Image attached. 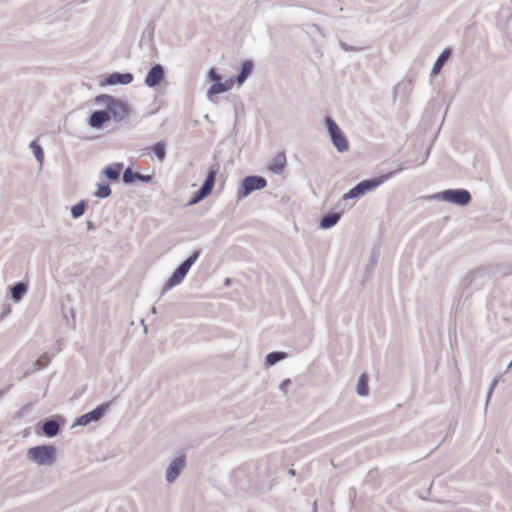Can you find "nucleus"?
<instances>
[{
	"mask_svg": "<svg viewBox=\"0 0 512 512\" xmlns=\"http://www.w3.org/2000/svg\"><path fill=\"white\" fill-rule=\"evenodd\" d=\"M326 126L330 135L331 141L338 152L344 153L349 149V143L342 130L337 123L331 118H326Z\"/></svg>",
	"mask_w": 512,
	"mask_h": 512,
	"instance_id": "5",
	"label": "nucleus"
},
{
	"mask_svg": "<svg viewBox=\"0 0 512 512\" xmlns=\"http://www.w3.org/2000/svg\"><path fill=\"white\" fill-rule=\"evenodd\" d=\"M512 368V360L511 362L508 364V367H507V370L511 369Z\"/></svg>",
	"mask_w": 512,
	"mask_h": 512,
	"instance_id": "43",
	"label": "nucleus"
},
{
	"mask_svg": "<svg viewBox=\"0 0 512 512\" xmlns=\"http://www.w3.org/2000/svg\"><path fill=\"white\" fill-rule=\"evenodd\" d=\"M291 384V380L290 379H285L281 382V384L279 385V389L286 392L287 390V386Z\"/></svg>",
	"mask_w": 512,
	"mask_h": 512,
	"instance_id": "36",
	"label": "nucleus"
},
{
	"mask_svg": "<svg viewBox=\"0 0 512 512\" xmlns=\"http://www.w3.org/2000/svg\"><path fill=\"white\" fill-rule=\"evenodd\" d=\"M223 83V86L226 87V92L229 91L232 87H233V84H234V80L233 79H227L225 82H222Z\"/></svg>",
	"mask_w": 512,
	"mask_h": 512,
	"instance_id": "37",
	"label": "nucleus"
},
{
	"mask_svg": "<svg viewBox=\"0 0 512 512\" xmlns=\"http://www.w3.org/2000/svg\"><path fill=\"white\" fill-rule=\"evenodd\" d=\"M340 47L346 51V52H350V51H357L359 50L358 48H355V47H352L350 45H348L347 43H345L344 41H340Z\"/></svg>",
	"mask_w": 512,
	"mask_h": 512,
	"instance_id": "34",
	"label": "nucleus"
},
{
	"mask_svg": "<svg viewBox=\"0 0 512 512\" xmlns=\"http://www.w3.org/2000/svg\"><path fill=\"white\" fill-rule=\"evenodd\" d=\"M86 225L88 230L95 229L94 223L92 221H87Z\"/></svg>",
	"mask_w": 512,
	"mask_h": 512,
	"instance_id": "38",
	"label": "nucleus"
},
{
	"mask_svg": "<svg viewBox=\"0 0 512 512\" xmlns=\"http://www.w3.org/2000/svg\"><path fill=\"white\" fill-rule=\"evenodd\" d=\"M226 92V87L223 86V83L222 81H218V82H215L213 83L210 88L208 89L207 91V97L210 101H214L213 100V96L215 94H219V93H224Z\"/></svg>",
	"mask_w": 512,
	"mask_h": 512,
	"instance_id": "24",
	"label": "nucleus"
},
{
	"mask_svg": "<svg viewBox=\"0 0 512 512\" xmlns=\"http://www.w3.org/2000/svg\"><path fill=\"white\" fill-rule=\"evenodd\" d=\"M165 79V70L161 64L153 65L148 71L144 83L148 87H156Z\"/></svg>",
	"mask_w": 512,
	"mask_h": 512,
	"instance_id": "11",
	"label": "nucleus"
},
{
	"mask_svg": "<svg viewBox=\"0 0 512 512\" xmlns=\"http://www.w3.org/2000/svg\"><path fill=\"white\" fill-rule=\"evenodd\" d=\"M153 179L152 175L141 174L134 172L131 168H127L122 176V180L125 184L133 183L134 181H141L143 183H150Z\"/></svg>",
	"mask_w": 512,
	"mask_h": 512,
	"instance_id": "14",
	"label": "nucleus"
},
{
	"mask_svg": "<svg viewBox=\"0 0 512 512\" xmlns=\"http://www.w3.org/2000/svg\"><path fill=\"white\" fill-rule=\"evenodd\" d=\"M71 315L74 318V309L73 308H71Z\"/></svg>",
	"mask_w": 512,
	"mask_h": 512,
	"instance_id": "44",
	"label": "nucleus"
},
{
	"mask_svg": "<svg viewBox=\"0 0 512 512\" xmlns=\"http://www.w3.org/2000/svg\"><path fill=\"white\" fill-rule=\"evenodd\" d=\"M230 284V279L229 278H226L225 279V285H229Z\"/></svg>",
	"mask_w": 512,
	"mask_h": 512,
	"instance_id": "42",
	"label": "nucleus"
},
{
	"mask_svg": "<svg viewBox=\"0 0 512 512\" xmlns=\"http://www.w3.org/2000/svg\"><path fill=\"white\" fill-rule=\"evenodd\" d=\"M210 194L209 191L204 189L202 186L199 188L197 192L194 193V195L191 197V199L188 202V205H195L202 201L204 198H206Z\"/></svg>",
	"mask_w": 512,
	"mask_h": 512,
	"instance_id": "27",
	"label": "nucleus"
},
{
	"mask_svg": "<svg viewBox=\"0 0 512 512\" xmlns=\"http://www.w3.org/2000/svg\"><path fill=\"white\" fill-rule=\"evenodd\" d=\"M50 363V357L47 354L40 356L31 366L29 372H35L45 368Z\"/></svg>",
	"mask_w": 512,
	"mask_h": 512,
	"instance_id": "23",
	"label": "nucleus"
},
{
	"mask_svg": "<svg viewBox=\"0 0 512 512\" xmlns=\"http://www.w3.org/2000/svg\"><path fill=\"white\" fill-rule=\"evenodd\" d=\"M95 103L103 105L109 112L110 118L112 117L116 122L122 121L129 113V106L126 102L108 94L98 95L95 98Z\"/></svg>",
	"mask_w": 512,
	"mask_h": 512,
	"instance_id": "1",
	"label": "nucleus"
},
{
	"mask_svg": "<svg viewBox=\"0 0 512 512\" xmlns=\"http://www.w3.org/2000/svg\"><path fill=\"white\" fill-rule=\"evenodd\" d=\"M428 155H429V152H426L425 158H424V160L420 163V165H421V164H423V163L425 162V160L427 159Z\"/></svg>",
	"mask_w": 512,
	"mask_h": 512,
	"instance_id": "41",
	"label": "nucleus"
},
{
	"mask_svg": "<svg viewBox=\"0 0 512 512\" xmlns=\"http://www.w3.org/2000/svg\"><path fill=\"white\" fill-rule=\"evenodd\" d=\"M186 467V456L184 454H180L177 456L167 467L165 479L168 484H173L184 468Z\"/></svg>",
	"mask_w": 512,
	"mask_h": 512,
	"instance_id": "7",
	"label": "nucleus"
},
{
	"mask_svg": "<svg viewBox=\"0 0 512 512\" xmlns=\"http://www.w3.org/2000/svg\"><path fill=\"white\" fill-rule=\"evenodd\" d=\"M150 149L152 150V152L155 154V156L157 157V159L159 161L164 160V158L166 156V148H165V144L162 141L155 143L154 145H152L150 147Z\"/></svg>",
	"mask_w": 512,
	"mask_h": 512,
	"instance_id": "25",
	"label": "nucleus"
},
{
	"mask_svg": "<svg viewBox=\"0 0 512 512\" xmlns=\"http://www.w3.org/2000/svg\"><path fill=\"white\" fill-rule=\"evenodd\" d=\"M313 512H317V504H316V502H314V504H313Z\"/></svg>",
	"mask_w": 512,
	"mask_h": 512,
	"instance_id": "40",
	"label": "nucleus"
},
{
	"mask_svg": "<svg viewBox=\"0 0 512 512\" xmlns=\"http://www.w3.org/2000/svg\"><path fill=\"white\" fill-rule=\"evenodd\" d=\"M122 168H123V164L122 163H115V164L107 166L103 170V174L110 181H116L120 177V173H121Z\"/></svg>",
	"mask_w": 512,
	"mask_h": 512,
	"instance_id": "21",
	"label": "nucleus"
},
{
	"mask_svg": "<svg viewBox=\"0 0 512 512\" xmlns=\"http://www.w3.org/2000/svg\"><path fill=\"white\" fill-rule=\"evenodd\" d=\"M253 62L251 60H245L241 64V69L239 74L237 75L236 82L240 86L242 85L246 79L249 77L253 70Z\"/></svg>",
	"mask_w": 512,
	"mask_h": 512,
	"instance_id": "18",
	"label": "nucleus"
},
{
	"mask_svg": "<svg viewBox=\"0 0 512 512\" xmlns=\"http://www.w3.org/2000/svg\"><path fill=\"white\" fill-rule=\"evenodd\" d=\"M28 291V283L19 281L10 287L11 299L18 303L20 302Z\"/></svg>",
	"mask_w": 512,
	"mask_h": 512,
	"instance_id": "16",
	"label": "nucleus"
},
{
	"mask_svg": "<svg viewBox=\"0 0 512 512\" xmlns=\"http://www.w3.org/2000/svg\"><path fill=\"white\" fill-rule=\"evenodd\" d=\"M109 405H110V402L102 403V404L98 405L95 409H93L92 411L81 415L77 419V421L74 423V426L75 425L86 426V425L90 424L91 422H97L104 416Z\"/></svg>",
	"mask_w": 512,
	"mask_h": 512,
	"instance_id": "8",
	"label": "nucleus"
},
{
	"mask_svg": "<svg viewBox=\"0 0 512 512\" xmlns=\"http://www.w3.org/2000/svg\"><path fill=\"white\" fill-rule=\"evenodd\" d=\"M11 312V306L9 304L5 305V307L3 308L1 314H0V321L6 317L8 314H10Z\"/></svg>",
	"mask_w": 512,
	"mask_h": 512,
	"instance_id": "35",
	"label": "nucleus"
},
{
	"mask_svg": "<svg viewBox=\"0 0 512 512\" xmlns=\"http://www.w3.org/2000/svg\"><path fill=\"white\" fill-rule=\"evenodd\" d=\"M362 195H364V193L361 189V186L358 183L353 188H351L347 193L344 194L343 200L358 198Z\"/></svg>",
	"mask_w": 512,
	"mask_h": 512,
	"instance_id": "31",
	"label": "nucleus"
},
{
	"mask_svg": "<svg viewBox=\"0 0 512 512\" xmlns=\"http://www.w3.org/2000/svg\"><path fill=\"white\" fill-rule=\"evenodd\" d=\"M267 181L262 176H247L242 180V186L237 192L238 200H241L256 190L265 188Z\"/></svg>",
	"mask_w": 512,
	"mask_h": 512,
	"instance_id": "6",
	"label": "nucleus"
},
{
	"mask_svg": "<svg viewBox=\"0 0 512 512\" xmlns=\"http://www.w3.org/2000/svg\"><path fill=\"white\" fill-rule=\"evenodd\" d=\"M204 118H205L206 120H208V121L210 120L208 115H205V117H204Z\"/></svg>",
	"mask_w": 512,
	"mask_h": 512,
	"instance_id": "46",
	"label": "nucleus"
},
{
	"mask_svg": "<svg viewBox=\"0 0 512 512\" xmlns=\"http://www.w3.org/2000/svg\"><path fill=\"white\" fill-rule=\"evenodd\" d=\"M286 163L287 159L285 153L279 152L273 157L268 168L272 173L280 175L283 173Z\"/></svg>",
	"mask_w": 512,
	"mask_h": 512,
	"instance_id": "15",
	"label": "nucleus"
},
{
	"mask_svg": "<svg viewBox=\"0 0 512 512\" xmlns=\"http://www.w3.org/2000/svg\"><path fill=\"white\" fill-rule=\"evenodd\" d=\"M218 170H219L218 164L211 166L207 173L206 179L204 180L203 184L201 185L204 189H206L210 193L212 192V190L214 188Z\"/></svg>",
	"mask_w": 512,
	"mask_h": 512,
	"instance_id": "19",
	"label": "nucleus"
},
{
	"mask_svg": "<svg viewBox=\"0 0 512 512\" xmlns=\"http://www.w3.org/2000/svg\"><path fill=\"white\" fill-rule=\"evenodd\" d=\"M201 255V250H195L186 260H184L172 273L166 284L162 289V295L174 286L179 285L186 277L192 265L197 261Z\"/></svg>",
	"mask_w": 512,
	"mask_h": 512,
	"instance_id": "3",
	"label": "nucleus"
},
{
	"mask_svg": "<svg viewBox=\"0 0 512 512\" xmlns=\"http://www.w3.org/2000/svg\"><path fill=\"white\" fill-rule=\"evenodd\" d=\"M65 419L61 416H52L42 422V432L46 437L52 438L58 435Z\"/></svg>",
	"mask_w": 512,
	"mask_h": 512,
	"instance_id": "10",
	"label": "nucleus"
},
{
	"mask_svg": "<svg viewBox=\"0 0 512 512\" xmlns=\"http://www.w3.org/2000/svg\"><path fill=\"white\" fill-rule=\"evenodd\" d=\"M110 119L109 112L107 109L96 110L92 112V114L88 118V124L95 129H98L103 126Z\"/></svg>",
	"mask_w": 512,
	"mask_h": 512,
	"instance_id": "13",
	"label": "nucleus"
},
{
	"mask_svg": "<svg viewBox=\"0 0 512 512\" xmlns=\"http://www.w3.org/2000/svg\"><path fill=\"white\" fill-rule=\"evenodd\" d=\"M98 189L94 193V196L100 199H105L109 197L112 193V190L108 184H97Z\"/></svg>",
	"mask_w": 512,
	"mask_h": 512,
	"instance_id": "29",
	"label": "nucleus"
},
{
	"mask_svg": "<svg viewBox=\"0 0 512 512\" xmlns=\"http://www.w3.org/2000/svg\"><path fill=\"white\" fill-rule=\"evenodd\" d=\"M499 379L498 377H495L492 381V383L490 384V387H489V390H488V394H487V399H486V404H485V407L487 408L489 402H490V399H491V396L493 394V391L498 383Z\"/></svg>",
	"mask_w": 512,
	"mask_h": 512,
	"instance_id": "32",
	"label": "nucleus"
},
{
	"mask_svg": "<svg viewBox=\"0 0 512 512\" xmlns=\"http://www.w3.org/2000/svg\"><path fill=\"white\" fill-rule=\"evenodd\" d=\"M208 77L211 81H213L214 83L215 82H218L222 79L221 75L218 74V72L216 71V69L214 68H211L208 72Z\"/></svg>",
	"mask_w": 512,
	"mask_h": 512,
	"instance_id": "33",
	"label": "nucleus"
},
{
	"mask_svg": "<svg viewBox=\"0 0 512 512\" xmlns=\"http://www.w3.org/2000/svg\"><path fill=\"white\" fill-rule=\"evenodd\" d=\"M342 212H329L320 219V227L322 229H330L334 227L340 220Z\"/></svg>",
	"mask_w": 512,
	"mask_h": 512,
	"instance_id": "17",
	"label": "nucleus"
},
{
	"mask_svg": "<svg viewBox=\"0 0 512 512\" xmlns=\"http://www.w3.org/2000/svg\"><path fill=\"white\" fill-rule=\"evenodd\" d=\"M288 474H289L290 476H295V475H296V471H295L294 469H292V468H291V469H289V470H288Z\"/></svg>",
	"mask_w": 512,
	"mask_h": 512,
	"instance_id": "39",
	"label": "nucleus"
},
{
	"mask_svg": "<svg viewBox=\"0 0 512 512\" xmlns=\"http://www.w3.org/2000/svg\"><path fill=\"white\" fill-rule=\"evenodd\" d=\"M287 353L282 351H274L270 352L266 355L265 365L266 367H270L275 365L277 362L284 360L287 358Z\"/></svg>",
	"mask_w": 512,
	"mask_h": 512,
	"instance_id": "22",
	"label": "nucleus"
},
{
	"mask_svg": "<svg viewBox=\"0 0 512 512\" xmlns=\"http://www.w3.org/2000/svg\"><path fill=\"white\" fill-rule=\"evenodd\" d=\"M430 199L438 201L442 200L453 203L458 206H467L471 202L472 196L468 190L459 188L447 189L442 192L436 193L430 196Z\"/></svg>",
	"mask_w": 512,
	"mask_h": 512,
	"instance_id": "4",
	"label": "nucleus"
},
{
	"mask_svg": "<svg viewBox=\"0 0 512 512\" xmlns=\"http://www.w3.org/2000/svg\"><path fill=\"white\" fill-rule=\"evenodd\" d=\"M451 50L449 48H446L442 51V53L438 56L436 62L433 65L432 68V75H437L442 67L445 65V63L448 61V59L451 57Z\"/></svg>",
	"mask_w": 512,
	"mask_h": 512,
	"instance_id": "20",
	"label": "nucleus"
},
{
	"mask_svg": "<svg viewBox=\"0 0 512 512\" xmlns=\"http://www.w3.org/2000/svg\"><path fill=\"white\" fill-rule=\"evenodd\" d=\"M133 79L134 76L132 73L113 72L101 82V85H128L133 81Z\"/></svg>",
	"mask_w": 512,
	"mask_h": 512,
	"instance_id": "12",
	"label": "nucleus"
},
{
	"mask_svg": "<svg viewBox=\"0 0 512 512\" xmlns=\"http://www.w3.org/2000/svg\"><path fill=\"white\" fill-rule=\"evenodd\" d=\"M2 393H3V392L1 391V392H0V395H1Z\"/></svg>",
	"mask_w": 512,
	"mask_h": 512,
	"instance_id": "47",
	"label": "nucleus"
},
{
	"mask_svg": "<svg viewBox=\"0 0 512 512\" xmlns=\"http://www.w3.org/2000/svg\"><path fill=\"white\" fill-rule=\"evenodd\" d=\"M152 313H156V308L152 307Z\"/></svg>",
	"mask_w": 512,
	"mask_h": 512,
	"instance_id": "45",
	"label": "nucleus"
},
{
	"mask_svg": "<svg viewBox=\"0 0 512 512\" xmlns=\"http://www.w3.org/2000/svg\"><path fill=\"white\" fill-rule=\"evenodd\" d=\"M29 147L33 151L37 162L42 166L44 161V152L42 147L36 141H32Z\"/></svg>",
	"mask_w": 512,
	"mask_h": 512,
	"instance_id": "26",
	"label": "nucleus"
},
{
	"mask_svg": "<svg viewBox=\"0 0 512 512\" xmlns=\"http://www.w3.org/2000/svg\"><path fill=\"white\" fill-rule=\"evenodd\" d=\"M27 459L41 466H50L56 461L57 449L53 445H38L28 449Z\"/></svg>",
	"mask_w": 512,
	"mask_h": 512,
	"instance_id": "2",
	"label": "nucleus"
},
{
	"mask_svg": "<svg viewBox=\"0 0 512 512\" xmlns=\"http://www.w3.org/2000/svg\"><path fill=\"white\" fill-rule=\"evenodd\" d=\"M357 393L360 396H366L368 394V378L366 374H362L358 380Z\"/></svg>",
	"mask_w": 512,
	"mask_h": 512,
	"instance_id": "28",
	"label": "nucleus"
},
{
	"mask_svg": "<svg viewBox=\"0 0 512 512\" xmlns=\"http://www.w3.org/2000/svg\"><path fill=\"white\" fill-rule=\"evenodd\" d=\"M403 169H404V167H399L398 169L391 171L389 173H386L384 175H381L379 177L362 180L359 182V185L361 186V189H362L363 193L365 194L369 191L374 190L375 188H377L378 186L383 184L385 181L392 178L399 171H402Z\"/></svg>",
	"mask_w": 512,
	"mask_h": 512,
	"instance_id": "9",
	"label": "nucleus"
},
{
	"mask_svg": "<svg viewBox=\"0 0 512 512\" xmlns=\"http://www.w3.org/2000/svg\"><path fill=\"white\" fill-rule=\"evenodd\" d=\"M85 208H86V201L85 200H81L80 202L75 204L71 208V216H72V218L77 219V218L81 217L84 214V212H85Z\"/></svg>",
	"mask_w": 512,
	"mask_h": 512,
	"instance_id": "30",
	"label": "nucleus"
}]
</instances>
